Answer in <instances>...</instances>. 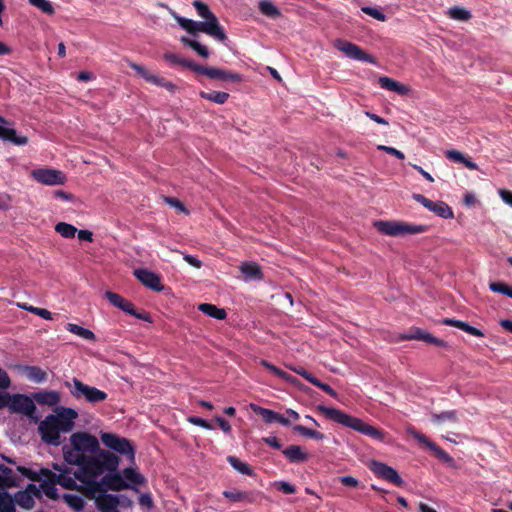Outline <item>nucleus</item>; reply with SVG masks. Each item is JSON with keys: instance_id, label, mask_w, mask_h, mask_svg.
Wrapping results in <instances>:
<instances>
[{"instance_id": "nucleus-13", "label": "nucleus", "mask_w": 512, "mask_h": 512, "mask_svg": "<svg viewBox=\"0 0 512 512\" xmlns=\"http://www.w3.org/2000/svg\"><path fill=\"white\" fill-rule=\"evenodd\" d=\"M70 443L71 446L83 454L86 452L93 454L100 451L97 438L85 432H76L72 434L70 437Z\"/></svg>"}, {"instance_id": "nucleus-45", "label": "nucleus", "mask_w": 512, "mask_h": 512, "mask_svg": "<svg viewBox=\"0 0 512 512\" xmlns=\"http://www.w3.org/2000/svg\"><path fill=\"white\" fill-rule=\"evenodd\" d=\"M293 430L295 432L299 433L300 435H302L304 437L311 438V439L323 440L325 438L323 433L318 432V431L313 430V429H310V428H307V427H305L303 425H295L293 427Z\"/></svg>"}, {"instance_id": "nucleus-57", "label": "nucleus", "mask_w": 512, "mask_h": 512, "mask_svg": "<svg viewBox=\"0 0 512 512\" xmlns=\"http://www.w3.org/2000/svg\"><path fill=\"white\" fill-rule=\"evenodd\" d=\"M339 482L345 486L356 488L359 486V480L353 476H341L338 478Z\"/></svg>"}, {"instance_id": "nucleus-9", "label": "nucleus", "mask_w": 512, "mask_h": 512, "mask_svg": "<svg viewBox=\"0 0 512 512\" xmlns=\"http://www.w3.org/2000/svg\"><path fill=\"white\" fill-rule=\"evenodd\" d=\"M334 47L350 59L364 63L376 64V60L372 55L366 53L362 48L352 42L343 39H336L334 41Z\"/></svg>"}, {"instance_id": "nucleus-55", "label": "nucleus", "mask_w": 512, "mask_h": 512, "mask_svg": "<svg viewBox=\"0 0 512 512\" xmlns=\"http://www.w3.org/2000/svg\"><path fill=\"white\" fill-rule=\"evenodd\" d=\"M275 486L284 494H293L296 492L295 486L286 481H278L275 483Z\"/></svg>"}, {"instance_id": "nucleus-47", "label": "nucleus", "mask_w": 512, "mask_h": 512, "mask_svg": "<svg viewBox=\"0 0 512 512\" xmlns=\"http://www.w3.org/2000/svg\"><path fill=\"white\" fill-rule=\"evenodd\" d=\"M0 472L3 474V478L0 479V486H13L15 485V479L13 477V471L8 466L1 464Z\"/></svg>"}, {"instance_id": "nucleus-31", "label": "nucleus", "mask_w": 512, "mask_h": 512, "mask_svg": "<svg viewBox=\"0 0 512 512\" xmlns=\"http://www.w3.org/2000/svg\"><path fill=\"white\" fill-rule=\"evenodd\" d=\"M21 370L34 383H43L47 379V373L38 366H23Z\"/></svg>"}, {"instance_id": "nucleus-60", "label": "nucleus", "mask_w": 512, "mask_h": 512, "mask_svg": "<svg viewBox=\"0 0 512 512\" xmlns=\"http://www.w3.org/2000/svg\"><path fill=\"white\" fill-rule=\"evenodd\" d=\"M261 365L267 368L269 371H271L273 374L279 376H285V371L281 370L280 368L276 367L272 363L262 360Z\"/></svg>"}, {"instance_id": "nucleus-28", "label": "nucleus", "mask_w": 512, "mask_h": 512, "mask_svg": "<svg viewBox=\"0 0 512 512\" xmlns=\"http://www.w3.org/2000/svg\"><path fill=\"white\" fill-rule=\"evenodd\" d=\"M378 82L381 88L396 92L400 95H405L409 91V88L407 86L387 76L380 77Z\"/></svg>"}, {"instance_id": "nucleus-50", "label": "nucleus", "mask_w": 512, "mask_h": 512, "mask_svg": "<svg viewBox=\"0 0 512 512\" xmlns=\"http://www.w3.org/2000/svg\"><path fill=\"white\" fill-rule=\"evenodd\" d=\"M432 419L435 422L442 423L445 421H455L456 420V411H444L439 414H433Z\"/></svg>"}, {"instance_id": "nucleus-12", "label": "nucleus", "mask_w": 512, "mask_h": 512, "mask_svg": "<svg viewBox=\"0 0 512 512\" xmlns=\"http://www.w3.org/2000/svg\"><path fill=\"white\" fill-rule=\"evenodd\" d=\"M407 432L416 439L419 443L429 448L442 462L446 463L450 467H455L454 459L441 447L436 445L434 442L429 440L424 434L418 432L415 428L409 427Z\"/></svg>"}, {"instance_id": "nucleus-51", "label": "nucleus", "mask_w": 512, "mask_h": 512, "mask_svg": "<svg viewBox=\"0 0 512 512\" xmlns=\"http://www.w3.org/2000/svg\"><path fill=\"white\" fill-rule=\"evenodd\" d=\"M164 59L166 61L170 62L171 64L180 65L185 68L187 67V64L189 62L188 59H185V58L181 57L180 55L174 54V53H165Z\"/></svg>"}, {"instance_id": "nucleus-23", "label": "nucleus", "mask_w": 512, "mask_h": 512, "mask_svg": "<svg viewBox=\"0 0 512 512\" xmlns=\"http://www.w3.org/2000/svg\"><path fill=\"white\" fill-rule=\"evenodd\" d=\"M250 407L254 413L259 415L263 419V421L266 424H272L274 422H278L283 426L290 425V420L288 418H285L284 416L278 414L277 412H275L271 409L264 408V407L258 406L256 404H251Z\"/></svg>"}, {"instance_id": "nucleus-36", "label": "nucleus", "mask_w": 512, "mask_h": 512, "mask_svg": "<svg viewBox=\"0 0 512 512\" xmlns=\"http://www.w3.org/2000/svg\"><path fill=\"white\" fill-rule=\"evenodd\" d=\"M121 310L124 311L125 313L131 315V316H134L137 319H140V320H143V321L149 322V323L152 322V319H151V316L149 315V313H147L145 311L138 312L135 309L133 303L128 301V300H126V299L123 302Z\"/></svg>"}, {"instance_id": "nucleus-25", "label": "nucleus", "mask_w": 512, "mask_h": 512, "mask_svg": "<svg viewBox=\"0 0 512 512\" xmlns=\"http://www.w3.org/2000/svg\"><path fill=\"white\" fill-rule=\"evenodd\" d=\"M210 79H219L224 82H241L242 76L239 73L211 67L209 72Z\"/></svg>"}, {"instance_id": "nucleus-46", "label": "nucleus", "mask_w": 512, "mask_h": 512, "mask_svg": "<svg viewBox=\"0 0 512 512\" xmlns=\"http://www.w3.org/2000/svg\"><path fill=\"white\" fill-rule=\"evenodd\" d=\"M0 512H15L13 499L6 491L0 492Z\"/></svg>"}, {"instance_id": "nucleus-35", "label": "nucleus", "mask_w": 512, "mask_h": 512, "mask_svg": "<svg viewBox=\"0 0 512 512\" xmlns=\"http://www.w3.org/2000/svg\"><path fill=\"white\" fill-rule=\"evenodd\" d=\"M447 16L453 20L466 22L471 19L472 14L469 10L460 6L450 7L447 12Z\"/></svg>"}, {"instance_id": "nucleus-6", "label": "nucleus", "mask_w": 512, "mask_h": 512, "mask_svg": "<svg viewBox=\"0 0 512 512\" xmlns=\"http://www.w3.org/2000/svg\"><path fill=\"white\" fill-rule=\"evenodd\" d=\"M127 488H133L129 483H127L122 475L117 471L106 472L99 480V482L90 483V496L96 497V495L107 494L108 490L112 491H121Z\"/></svg>"}, {"instance_id": "nucleus-1", "label": "nucleus", "mask_w": 512, "mask_h": 512, "mask_svg": "<svg viewBox=\"0 0 512 512\" xmlns=\"http://www.w3.org/2000/svg\"><path fill=\"white\" fill-rule=\"evenodd\" d=\"M119 458L107 450H100L96 453L86 455L77 469L80 476L81 491L90 496V483L99 482V477L105 472H112L118 469Z\"/></svg>"}, {"instance_id": "nucleus-41", "label": "nucleus", "mask_w": 512, "mask_h": 512, "mask_svg": "<svg viewBox=\"0 0 512 512\" xmlns=\"http://www.w3.org/2000/svg\"><path fill=\"white\" fill-rule=\"evenodd\" d=\"M65 503L75 511H82L84 508V500L81 496L76 494L65 493L62 496Z\"/></svg>"}, {"instance_id": "nucleus-11", "label": "nucleus", "mask_w": 512, "mask_h": 512, "mask_svg": "<svg viewBox=\"0 0 512 512\" xmlns=\"http://www.w3.org/2000/svg\"><path fill=\"white\" fill-rule=\"evenodd\" d=\"M129 67L133 69L138 76L143 78L148 83H151L153 85H156L158 87L165 88L170 93H174L177 90V86L167 79L160 77L156 74L151 73L149 70H147L144 66L139 65L134 62L129 63Z\"/></svg>"}, {"instance_id": "nucleus-3", "label": "nucleus", "mask_w": 512, "mask_h": 512, "mask_svg": "<svg viewBox=\"0 0 512 512\" xmlns=\"http://www.w3.org/2000/svg\"><path fill=\"white\" fill-rule=\"evenodd\" d=\"M193 7L195 8L198 16L205 19V21L192 20L190 34L196 35L198 32H203L215 40L225 43L228 39L227 35L208 5L200 0H195L193 2Z\"/></svg>"}, {"instance_id": "nucleus-37", "label": "nucleus", "mask_w": 512, "mask_h": 512, "mask_svg": "<svg viewBox=\"0 0 512 512\" xmlns=\"http://www.w3.org/2000/svg\"><path fill=\"white\" fill-rule=\"evenodd\" d=\"M199 95L201 98H203L205 100H208V101L214 102L216 104H220V105L226 103L230 97L229 93L222 92V91H210V92L201 91L199 93Z\"/></svg>"}, {"instance_id": "nucleus-43", "label": "nucleus", "mask_w": 512, "mask_h": 512, "mask_svg": "<svg viewBox=\"0 0 512 512\" xmlns=\"http://www.w3.org/2000/svg\"><path fill=\"white\" fill-rule=\"evenodd\" d=\"M121 475L127 483L131 482L134 485H141L145 481L144 477L133 468H125Z\"/></svg>"}, {"instance_id": "nucleus-29", "label": "nucleus", "mask_w": 512, "mask_h": 512, "mask_svg": "<svg viewBox=\"0 0 512 512\" xmlns=\"http://www.w3.org/2000/svg\"><path fill=\"white\" fill-rule=\"evenodd\" d=\"M223 496L229 499L231 502H245V503H253L255 500L254 494L248 491H240V490H224L222 492Z\"/></svg>"}, {"instance_id": "nucleus-38", "label": "nucleus", "mask_w": 512, "mask_h": 512, "mask_svg": "<svg viewBox=\"0 0 512 512\" xmlns=\"http://www.w3.org/2000/svg\"><path fill=\"white\" fill-rule=\"evenodd\" d=\"M227 461L237 472L248 476L254 475L252 468L247 463L242 462L236 456H228Z\"/></svg>"}, {"instance_id": "nucleus-14", "label": "nucleus", "mask_w": 512, "mask_h": 512, "mask_svg": "<svg viewBox=\"0 0 512 512\" xmlns=\"http://www.w3.org/2000/svg\"><path fill=\"white\" fill-rule=\"evenodd\" d=\"M52 414L45 417L39 424L38 431L43 442L53 446L61 444L60 430L52 420Z\"/></svg>"}, {"instance_id": "nucleus-17", "label": "nucleus", "mask_w": 512, "mask_h": 512, "mask_svg": "<svg viewBox=\"0 0 512 512\" xmlns=\"http://www.w3.org/2000/svg\"><path fill=\"white\" fill-rule=\"evenodd\" d=\"M371 470L377 477L387 480L395 484L396 486L400 487L404 484V481L400 477L398 472L393 467L385 463L373 461L371 465Z\"/></svg>"}, {"instance_id": "nucleus-19", "label": "nucleus", "mask_w": 512, "mask_h": 512, "mask_svg": "<svg viewBox=\"0 0 512 512\" xmlns=\"http://www.w3.org/2000/svg\"><path fill=\"white\" fill-rule=\"evenodd\" d=\"M78 417V413L73 408L62 407L57 415L52 414V422L58 427L61 432L68 433L74 427V420Z\"/></svg>"}, {"instance_id": "nucleus-21", "label": "nucleus", "mask_w": 512, "mask_h": 512, "mask_svg": "<svg viewBox=\"0 0 512 512\" xmlns=\"http://www.w3.org/2000/svg\"><path fill=\"white\" fill-rule=\"evenodd\" d=\"M135 277L147 288L160 292L164 289L158 274L144 268L134 270Z\"/></svg>"}, {"instance_id": "nucleus-32", "label": "nucleus", "mask_w": 512, "mask_h": 512, "mask_svg": "<svg viewBox=\"0 0 512 512\" xmlns=\"http://www.w3.org/2000/svg\"><path fill=\"white\" fill-rule=\"evenodd\" d=\"M445 156L451 161L462 163L468 169H478V165L475 162H473L470 158L465 157L461 152L457 150H447L445 152Z\"/></svg>"}, {"instance_id": "nucleus-52", "label": "nucleus", "mask_w": 512, "mask_h": 512, "mask_svg": "<svg viewBox=\"0 0 512 512\" xmlns=\"http://www.w3.org/2000/svg\"><path fill=\"white\" fill-rule=\"evenodd\" d=\"M361 10L365 14L373 17L376 20H379V21H385L386 20L385 14L382 11H380L379 9H377V8H374V7H371V6H364V7L361 8Z\"/></svg>"}, {"instance_id": "nucleus-5", "label": "nucleus", "mask_w": 512, "mask_h": 512, "mask_svg": "<svg viewBox=\"0 0 512 512\" xmlns=\"http://www.w3.org/2000/svg\"><path fill=\"white\" fill-rule=\"evenodd\" d=\"M374 226L381 234L393 237L421 234L428 229L426 225L395 220H379L374 223Z\"/></svg>"}, {"instance_id": "nucleus-59", "label": "nucleus", "mask_w": 512, "mask_h": 512, "mask_svg": "<svg viewBox=\"0 0 512 512\" xmlns=\"http://www.w3.org/2000/svg\"><path fill=\"white\" fill-rule=\"evenodd\" d=\"M165 201L171 206V207H174L176 208L178 211L180 212H183V213H188L187 209L185 208V206L183 205V203L181 201H179L178 199L176 198H171V197H167L165 198Z\"/></svg>"}, {"instance_id": "nucleus-39", "label": "nucleus", "mask_w": 512, "mask_h": 512, "mask_svg": "<svg viewBox=\"0 0 512 512\" xmlns=\"http://www.w3.org/2000/svg\"><path fill=\"white\" fill-rule=\"evenodd\" d=\"M66 330L85 340H95V334L91 330L81 327L77 324L68 323L66 326Z\"/></svg>"}, {"instance_id": "nucleus-18", "label": "nucleus", "mask_w": 512, "mask_h": 512, "mask_svg": "<svg viewBox=\"0 0 512 512\" xmlns=\"http://www.w3.org/2000/svg\"><path fill=\"white\" fill-rule=\"evenodd\" d=\"M0 119V140L11 142L17 146H24L28 143V138L26 136L17 135L16 130L6 118L0 116Z\"/></svg>"}, {"instance_id": "nucleus-2", "label": "nucleus", "mask_w": 512, "mask_h": 512, "mask_svg": "<svg viewBox=\"0 0 512 512\" xmlns=\"http://www.w3.org/2000/svg\"><path fill=\"white\" fill-rule=\"evenodd\" d=\"M37 480L40 482V488L43 493L50 499L56 500L59 497L56 485H60L64 489L80 490V476L77 470H73L66 464H52V469L40 468Z\"/></svg>"}, {"instance_id": "nucleus-26", "label": "nucleus", "mask_w": 512, "mask_h": 512, "mask_svg": "<svg viewBox=\"0 0 512 512\" xmlns=\"http://www.w3.org/2000/svg\"><path fill=\"white\" fill-rule=\"evenodd\" d=\"M33 398L40 405L55 406L60 403V394L53 390L36 392Z\"/></svg>"}, {"instance_id": "nucleus-53", "label": "nucleus", "mask_w": 512, "mask_h": 512, "mask_svg": "<svg viewBox=\"0 0 512 512\" xmlns=\"http://www.w3.org/2000/svg\"><path fill=\"white\" fill-rule=\"evenodd\" d=\"M105 297L113 306L119 309H121L123 302L125 300L122 296L112 291H106Z\"/></svg>"}, {"instance_id": "nucleus-30", "label": "nucleus", "mask_w": 512, "mask_h": 512, "mask_svg": "<svg viewBox=\"0 0 512 512\" xmlns=\"http://www.w3.org/2000/svg\"><path fill=\"white\" fill-rule=\"evenodd\" d=\"M240 270L245 276L246 280H261L263 278V274L259 265L254 262L242 263Z\"/></svg>"}, {"instance_id": "nucleus-4", "label": "nucleus", "mask_w": 512, "mask_h": 512, "mask_svg": "<svg viewBox=\"0 0 512 512\" xmlns=\"http://www.w3.org/2000/svg\"><path fill=\"white\" fill-rule=\"evenodd\" d=\"M317 409L323 413L328 419L341 424L345 427H349L357 432H360L366 436L372 437L376 440L383 441L385 433L372 425H369L359 418L350 416L343 411L328 407L325 405L317 406Z\"/></svg>"}, {"instance_id": "nucleus-7", "label": "nucleus", "mask_w": 512, "mask_h": 512, "mask_svg": "<svg viewBox=\"0 0 512 512\" xmlns=\"http://www.w3.org/2000/svg\"><path fill=\"white\" fill-rule=\"evenodd\" d=\"M64 385L69 389L70 394L75 399H85L91 404L103 402L108 397L105 391L89 386L77 378H73L71 381H65Z\"/></svg>"}, {"instance_id": "nucleus-16", "label": "nucleus", "mask_w": 512, "mask_h": 512, "mask_svg": "<svg viewBox=\"0 0 512 512\" xmlns=\"http://www.w3.org/2000/svg\"><path fill=\"white\" fill-rule=\"evenodd\" d=\"M413 199L443 219H451L454 216L451 207L442 201L434 202L422 194H413Z\"/></svg>"}, {"instance_id": "nucleus-10", "label": "nucleus", "mask_w": 512, "mask_h": 512, "mask_svg": "<svg viewBox=\"0 0 512 512\" xmlns=\"http://www.w3.org/2000/svg\"><path fill=\"white\" fill-rule=\"evenodd\" d=\"M32 178L43 185L55 186L65 184L66 175L57 169L39 168L31 172Z\"/></svg>"}, {"instance_id": "nucleus-22", "label": "nucleus", "mask_w": 512, "mask_h": 512, "mask_svg": "<svg viewBox=\"0 0 512 512\" xmlns=\"http://www.w3.org/2000/svg\"><path fill=\"white\" fill-rule=\"evenodd\" d=\"M100 512H120L117 507L121 503V497L114 494H103L92 497Z\"/></svg>"}, {"instance_id": "nucleus-49", "label": "nucleus", "mask_w": 512, "mask_h": 512, "mask_svg": "<svg viewBox=\"0 0 512 512\" xmlns=\"http://www.w3.org/2000/svg\"><path fill=\"white\" fill-rule=\"evenodd\" d=\"M29 3L46 14H53L54 8L48 0H29Z\"/></svg>"}, {"instance_id": "nucleus-64", "label": "nucleus", "mask_w": 512, "mask_h": 512, "mask_svg": "<svg viewBox=\"0 0 512 512\" xmlns=\"http://www.w3.org/2000/svg\"><path fill=\"white\" fill-rule=\"evenodd\" d=\"M176 21L180 25L181 28L186 30L188 33L191 32V22H192V19H188V18H185V17L181 16V17H176Z\"/></svg>"}, {"instance_id": "nucleus-62", "label": "nucleus", "mask_w": 512, "mask_h": 512, "mask_svg": "<svg viewBox=\"0 0 512 512\" xmlns=\"http://www.w3.org/2000/svg\"><path fill=\"white\" fill-rule=\"evenodd\" d=\"M11 384L10 378L7 372L0 368V389H7Z\"/></svg>"}, {"instance_id": "nucleus-54", "label": "nucleus", "mask_w": 512, "mask_h": 512, "mask_svg": "<svg viewBox=\"0 0 512 512\" xmlns=\"http://www.w3.org/2000/svg\"><path fill=\"white\" fill-rule=\"evenodd\" d=\"M186 68H189L190 70H192L193 72H195L197 74L206 75L209 78V72H210L211 67L202 66V65H199V64L189 60Z\"/></svg>"}, {"instance_id": "nucleus-58", "label": "nucleus", "mask_w": 512, "mask_h": 512, "mask_svg": "<svg viewBox=\"0 0 512 512\" xmlns=\"http://www.w3.org/2000/svg\"><path fill=\"white\" fill-rule=\"evenodd\" d=\"M461 325V330L465 331L466 333L473 335L475 337H484V333L480 329L471 326L469 323L463 322V324Z\"/></svg>"}, {"instance_id": "nucleus-8", "label": "nucleus", "mask_w": 512, "mask_h": 512, "mask_svg": "<svg viewBox=\"0 0 512 512\" xmlns=\"http://www.w3.org/2000/svg\"><path fill=\"white\" fill-rule=\"evenodd\" d=\"M101 441L107 448L122 455H127L131 461L134 460L135 450L128 439L113 433H102Z\"/></svg>"}, {"instance_id": "nucleus-44", "label": "nucleus", "mask_w": 512, "mask_h": 512, "mask_svg": "<svg viewBox=\"0 0 512 512\" xmlns=\"http://www.w3.org/2000/svg\"><path fill=\"white\" fill-rule=\"evenodd\" d=\"M17 306L23 310L29 311L35 315L40 316L41 318L45 320H52V313L44 308L34 307L31 305H28L27 303H18Z\"/></svg>"}, {"instance_id": "nucleus-33", "label": "nucleus", "mask_w": 512, "mask_h": 512, "mask_svg": "<svg viewBox=\"0 0 512 512\" xmlns=\"http://www.w3.org/2000/svg\"><path fill=\"white\" fill-rule=\"evenodd\" d=\"M259 11L268 18L276 19L281 16L280 9L269 0H261L258 4Z\"/></svg>"}, {"instance_id": "nucleus-56", "label": "nucleus", "mask_w": 512, "mask_h": 512, "mask_svg": "<svg viewBox=\"0 0 512 512\" xmlns=\"http://www.w3.org/2000/svg\"><path fill=\"white\" fill-rule=\"evenodd\" d=\"M188 422H190L193 425L202 427V428H204L206 430H212L213 429V426H212L211 423H209L207 420L202 419L200 417L190 416V417H188Z\"/></svg>"}, {"instance_id": "nucleus-63", "label": "nucleus", "mask_w": 512, "mask_h": 512, "mask_svg": "<svg viewBox=\"0 0 512 512\" xmlns=\"http://www.w3.org/2000/svg\"><path fill=\"white\" fill-rule=\"evenodd\" d=\"M176 21L180 25L181 28L186 30L188 33L191 32V22H192V19H188V18H185V17L181 16V17H176Z\"/></svg>"}, {"instance_id": "nucleus-40", "label": "nucleus", "mask_w": 512, "mask_h": 512, "mask_svg": "<svg viewBox=\"0 0 512 512\" xmlns=\"http://www.w3.org/2000/svg\"><path fill=\"white\" fill-rule=\"evenodd\" d=\"M181 42L184 45H186V46L190 47L191 49H193L198 55H200L203 58H207L210 55V52H209L208 48L206 46L202 45L201 43H199L196 40L189 39L187 37H182L181 38Z\"/></svg>"}, {"instance_id": "nucleus-48", "label": "nucleus", "mask_w": 512, "mask_h": 512, "mask_svg": "<svg viewBox=\"0 0 512 512\" xmlns=\"http://www.w3.org/2000/svg\"><path fill=\"white\" fill-rule=\"evenodd\" d=\"M489 289L495 293H501L512 298V288L502 282H492L489 284Z\"/></svg>"}, {"instance_id": "nucleus-27", "label": "nucleus", "mask_w": 512, "mask_h": 512, "mask_svg": "<svg viewBox=\"0 0 512 512\" xmlns=\"http://www.w3.org/2000/svg\"><path fill=\"white\" fill-rule=\"evenodd\" d=\"M63 457L67 464L77 466L79 469L82 460L86 457V454L76 450L73 446L69 447L67 445L63 446Z\"/></svg>"}, {"instance_id": "nucleus-61", "label": "nucleus", "mask_w": 512, "mask_h": 512, "mask_svg": "<svg viewBox=\"0 0 512 512\" xmlns=\"http://www.w3.org/2000/svg\"><path fill=\"white\" fill-rule=\"evenodd\" d=\"M215 421L218 423L219 427L221 428V430L224 433H226V434L231 433L232 428L228 421H226L224 418H222L220 416L215 417Z\"/></svg>"}, {"instance_id": "nucleus-15", "label": "nucleus", "mask_w": 512, "mask_h": 512, "mask_svg": "<svg viewBox=\"0 0 512 512\" xmlns=\"http://www.w3.org/2000/svg\"><path fill=\"white\" fill-rule=\"evenodd\" d=\"M9 410L12 413H18L29 418H33L36 406L29 396L24 394H13L10 398Z\"/></svg>"}, {"instance_id": "nucleus-42", "label": "nucleus", "mask_w": 512, "mask_h": 512, "mask_svg": "<svg viewBox=\"0 0 512 512\" xmlns=\"http://www.w3.org/2000/svg\"><path fill=\"white\" fill-rule=\"evenodd\" d=\"M55 231L59 233L63 238L71 239L75 237L77 228L72 224L59 222L55 225Z\"/></svg>"}, {"instance_id": "nucleus-34", "label": "nucleus", "mask_w": 512, "mask_h": 512, "mask_svg": "<svg viewBox=\"0 0 512 512\" xmlns=\"http://www.w3.org/2000/svg\"><path fill=\"white\" fill-rule=\"evenodd\" d=\"M198 309L204 314L217 320H223L226 318L227 315L226 311L223 308H218L217 306L209 303L200 304Z\"/></svg>"}, {"instance_id": "nucleus-24", "label": "nucleus", "mask_w": 512, "mask_h": 512, "mask_svg": "<svg viewBox=\"0 0 512 512\" xmlns=\"http://www.w3.org/2000/svg\"><path fill=\"white\" fill-rule=\"evenodd\" d=\"M282 453L291 463H301L309 459V454L299 445H290Z\"/></svg>"}, {"instance_id": "nucleus-20", "label": "nucleus", "mask_w": 512, "mask_h": 512, "mask_svg": "<svg viewBox=\"0 0 512 512\" xmlns=\"http://www.w3.org/2000/svg\"><path fill=\"white\" fill-rule=\"evenodd\" d=\"M400 338L402 340H419L424 341L429 344H433L436 346L444 347L446 346V342L442 339H438L434 337L431 333L418 328V327H412L409 329V331L401 334Z\"/></svg>"}]
</instances>
